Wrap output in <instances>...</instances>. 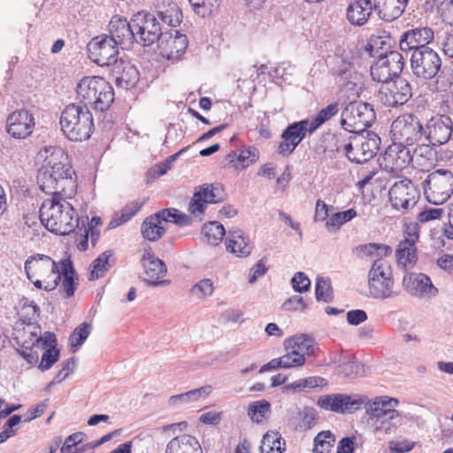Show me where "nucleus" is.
Masks as SVG:
<instances>
[{"instance_id": "48", "label": "nucleus", "mask_w": 453, "mask_h": 453, "mask_svg": "<svg viewBox=\"0 0 453 453\" xmlns=\"http://www.w3.org/2000/svg\"><path fill=\"white\" fill-rule=\"evenodd\" d=\"M210 392V388H200L197 389L189 390L186 393L172 395L169 400V405L173 407L179 406L180 404L188 403L191 401L198 400L202 395H207Z\"/></svg>"}, {"instance_id": "50", "label": "nucleus", "mask_w": 453, "mask_h": 453, "mask_svg": "<svg viewBox=\"0 0 453 453\" xmlns=\"http://www.w3.org/2000/svg\"><path fill=\"white\" fill-rule=\"evenodd\" d=\"M198 189L203 193V196L208 203H221L226 198V193L223 188L218 183L203 184L200 186Z\"/></svg>"}, {"instance_id": "10", "label": "nucleus", "mask_w": 453, "mask_h": 453, "mask_svg": "<svg viewBox=\"0 0 453 453\" xmlns=\"http://www.w3.org/2000/svg\"><path fill=\"white\" fill-rule=\"evenodd\" d=\"M404 64L403 55L397 50L380 53L378 59L371 66V76L373 81L385 83L395 77H399Z\"/></svg>"}, {"instance_id": "20", "label": "nucleus", "mask_w": 453, "mask_h": 453, "mask_svg": "<svg viewBox=\"0 0 453 453\" xmlns=\"http://www.w3.org/2000/svg\"><path fill=\"white\" fill-rule=\"evenodd\" d=\"M363 397L365 402L363 403L365 413L369 417V420L382 418L385 417L398 418L399 411L395 409L399 405V400L388 395L376 396L369 399L367 396Z\"/></svg>"}, {"instance_id": "43", "label": "nucleus", "mask_w": 453, "mask_h": 453, "mask_svg": "<svg viewBox=\"0 0 453 453\" xmlns=\"http://www.w3.org/2000/svg\"><path fill=\"white\" fill-rule=\"evenodd\" d=\"M339 112V104L332 103L321 109L315 117L309 119L311 133H315L324 123L330 120Z\"/></svg>"}, {"instance_id": "61", "label": "nucleus", "mask_w": 453, "mask_h": 453, "mask_svg": "<svg viewBox=\"0 0 453 453\" xmlns=\"http://www.w3.org/2000/svg\"><path fill=\"white\" fill-rule=\"evenodd\" d=\"M287 353L280 358L282 360L281 365L283 369H290L294 367H299L304 365L305 357L303 354H298L292 349H286Z\"/></svg>"}, {"instance_id": "6", "label": "nucleus", "mask_w": 453, "mask_h": 453, "mask_svg": "<svg viewBox=\"0 0 453 453\" xmlns=\"http://www.w3.org/2000/svg\"><path fill=\"white\" fill-rule=\"evenodd\" d=\"M74 172L60 168L41 167L37 173V183L42 191L52 196H61L62 193L71 194L76 188L73 179Z\"/></svg>"}, {"instance_id": "17", "label": "nucleus", "mask_w": 453, "mask_h": 453, "mask_svg": "<svg viewBox=\"0 0 453 453\" xmlns=\"http://www.w3.org/2000/svg\"><path fill=\"white\" fill-rule=\"evenodd\" d=\"M411 96V85L402 77L382 83L378 94L379 100L392 108L406 104Z\"/></svg>"}, {"instance_id": "13", "label": "nucleus", "mask_w": 453, "mask_h": 453, "mask_svg": "<svg viewBox=\"0 0 453 453\" xmlns=\"http://www.w3.org/2000/svg\"><path fill=\"white\" fill-rule=\"evenodd\" d=\"M424 138L432 146L447 144L453 134L452 116L444 111V113L432 116L424 126Z\"/></svg>"}, {"instance_id": "62", "label": "nucleus", "mask_w": 453, "mask_h": 453, "mask_svg": "<svg viewBox=\"0 0 453 453\" xmlns=\"http://www.w3.org/2000/svg\"><path fill=\"white\" fill-rule=\"evenodd\" d=\"M419 229L418 223L405 222L403 224V239L401 242L416 244L419 239Z\"/></svg>"}, {"instance_id": "44", "label": "nucleus", "mask_w": 453, "mask_h": 453, "mask_svg": "<svg viewBox=\"0 0 453 453\" xmlns=\"http://www.w3.org/2000/svg\"><path fill=\"white\" fill-rule=\"evenodd\" d=\"M142 205L143 203L140 201H133L128 203L122 209L120 215H116L111 219L108 228L113 229L129 221L141 210Z\"/></svg>"}, {"instance_id": "4", "label": "nucleus", "mask_w": 453, "mask_h": 453, "mask_svg": "<svg viewBox=\"0 0 453 453\" xmlns=\"http://www.w3.org/2000/svg\"><path fill=\"white\" fill-rule=\"evenodd\" d=\"M39 333L40 326L35 324L24 326L13 333L17 352L30 365L36 364L40 351L56 340L55 334L51 332H45L42 336Z\"/></svg>"}, {"instance_id": "57", "label": "nucleus", "mask_w": 453, "mask_h": 453, "mask_svg": "<svg viewBox=\"0 0 453 453\" xmlns=\"http://www.w3.org/2000/svg\"><path fill=\"white\" fill-rule=\"evenodd\" d=\"M57 346V339L55 340V342H52L51 344H49L46 349H44V352L42 355V360L39 365V368L42 371H46L50 369L53 365L58 360L59 358V349L56 348Z\"/></svg>"}, {"instance_id": "24", "label": "nucleus", "mask_w": 453, "mask_h": 453, "mask_svg": "<svg viewBox=\"0 0 453 453\" xmlns=\"http://www.w3.org/2000/svg\"><path fill=\"white\" fill-rule=\"evenodd\" d=\"M403 288L411 296L426 298L434 297L438 289L434 286L431 279L425 273H408L403 278Z\"/></svg>"}, {"instance_id": "7", "label": "nucleus", "mask_w": 453, "mask_h": 453, "mask_svg": "<svg viewBox=\"0 0 453 453\" xmlns=\"http://www.w3.org/2000/svg\"><path fill=\"white\" fill-rule=\"evenodd\" d=\"M376 119L372 106L361 101L351 102L342 112V127L354 134L365 131Z\"/></svg>"}, {"instance_id": "55", "label": "nucleus", "mask_w": 453, "mask_h": 453, "mask_svg": "<svg viewBox=\"0 0 453 453\" xmlns=\"http://www.w3.org/2000/svg\"><path fill=\"white\" fill-rule=\"evenodd\" d=\"M335 438L330 431H322L314 438L313 453H329Z\"/></svg>"}, {"instance_id": "39", "label": "nucleus", "mask_w": 453, "mask_h": 453, "mask_svg": "<svg viewBox=\"0 0 453 453\" xmlns=\"http://www.w3.org/2000/svg\"><path fill=\"white\" fill-rule=\"evenodd\" d=\"M395 257L399 266L406 271L411 270L418 261L416 244L400 242L395 250Z\"/></svg>"}, {"instance_id": "36", "label": "nucleus", "mask_w": 453, "mask_h": 453, "mask_svg": "<svg viewBox=\"0 0 453 453\" xmlns=\"http://www.w3.org/2000/svg\"><path fill=\"white\" fill-rule=\"evenodd\" d=\"M393 252L392 248L385 243L369 242L359 244L353 250V253L359 258L370 257L374 260H385Z\"/></svg>"}, {"instance_id": "12", "label": "nucleus", "mask_w": 453, "mask_h": 453, "mask_svg": "<svg viewBox=\"0 0 453 453\" xmlns=\"http://www.w3.org/2000/svg\"><path fill=\"white\" fill-rule=\"evenodd\" d=\"M380 138L373 132L365 136L357 134L349 138L346 157L351 162L364 164L372 158L379 150Z\"/></svg>"}, {"instance_id": "28", "label": "nucleus", "mask_w": 453, "mask_h": 453, "mask_svg": "<svg viewBox=\"0 0 453 453\" xmlns=\"http://www.w3.org/2000/svg\"><path fill=\"white\" fill-rule=\"evenodd\" d=\"M58 274L60 275V294L65 298L72 297L79 284V279L74 270L73 261L69 257L60 261L59 269L55 277Z\"/></svg>"}, {"instance_id": "5", "label": "nucleus", "mask_w": 453, "mask_h": 453, "mask_svg": "<svg viewBox=\"0 0 453 453\" xmlns=\"http://www.w3.org/2000/svg\"><path fill=\"white\" fill-rule=\"evenodd\" d=\"M368 288L376 299H390L399 293L395 291L392 267L386 260H373L368 273Z\"/></svg>"}, {"instance_id": "64", "label": "nucleus", "mask_w": 453, "mask_h": 453, "mask_svg": "<svg viewBox=\"0 0 453 453\" xmlns=\"http://www.w3.org/2000/svg\"><path fill=\"white\" fill-rule=\"evenodd\" d=\"M443 22L453 26V0H443L438 7Z\"/></svg>"}, {"instance_id": "35", "label": "nucleus", "mask_w": 453, "mask_h": 453, "mask_svg": "<svg viewBox=\"0 0 453 453\" xmlns=\"http://www.w3.org/2000/svg\"><path fill=\"white\" fill-rule=\"evenodd\" d=\"M165 453H203V449L196 438L189 434H181L167 443Z\"/></svg>"}, {"instance_id": "47", "label": "nucleus", "mask_w": 453, "mask_h": 453, "mask_svg": "<svg viewBox=\"0 0 453 453\" xmlns=\"http://www.w3.org/2000/svg\"><path fill=\"white\" fill-rule=\"evenodd\" d=\"M271 411V404L266 400L251 403L247 410L248 416L255 423H262Z\"/></svg>"}, {"instance_id": "38", "label": "nucleus", "mask_w": 453, "mask_h": 453, "mask_svg": "<svg viewBox=\"0 0 453 453\" xmlns=\"http://www.w3.org/2000/svg\"><path fill=\"white\" fill-rule=\"evenodd\" d=\"M165 224L157 213L147 217L141 226L142 237L150 242L158 241L165 234Z\"/></svg>"}, {"instance_id": "30", "label": "nucleus", "mask_w": 453, "mask_h": 453, "mask_svg": "<svg viewBox=\"0 0 453 453\" xmlns=\"http://www.w3.org/2000/svg\"><path fill=\"white\" fill-rule=\"evenodd\" d=\"M175 35H171L167 39L163 38L160 41V50L163 57L173 62L178 61L185 53L188 40L186 35L174 31Z\"/></svg>"}, {"instance_id": "45", "label": "nucleus", "mask_w": 453, "mask_h": 453, "mask_svg": "<svg viewBox=\"0 0 453 453\" xmlns=\"http://www.w3.org/2000/svg\"><path fill=\"white\" fill-rule=\"evenodd\" d=\"M157 214L165 225L173 222L180 226H189L192 222L188 215L181 213L174 208L163 209L157 212Z\"/></svg>"}, {"instance_id": "22", "label": "nucleus", "mask_w": 453, "mask_h": 453, "mask_svg": "<svg viewBox=\"0 0 453 453\" xmlns=\"http://www.w3.org/2000/svg\"><path fill=\"white\" fill-rule=\"evenodd\" d=\"M411 160L412 157L407 146L394 142L381 156L380 165L387 171L397 173L406 168Z\"/></svg>"}, {"instance_id": "53", "label": "nucleus", "mask_w": 453, "mask_h": 453, "mask_svg": "<svg viewBox=\"0 0 453 453\" xmlns=\"http://www.w3.org/2000/svg\"><path fill=\"white\" fill-rule=\"evenodd\" d=\"M326 385V379L319 376H312L304 379L297 380L292 383L285 386L286 389H291L294 391L301 392L307 388H314L317 387H324Z\"/></svg>"}, {"instance_id": "8", "label": "nucleus", "mask_w": 453, "mask_h": 453, "mask_svg": "<svg viewBox=\"0 0 453 453\" xmlns=\"http://www.w3.org/2000/svg\"><path fill=\"white\" fill-rule=\"evenodd\" d=\"M424 194L433 204H442L453 194V173L447 168L431 172L423 181Z\"/></svg>"}, {"instance_id": "26", "label": "nucleus", "mask_w": 453, "mask_h": 453, "mask_svg": "<svg viewBox=\"0 0 453 453\" xmlns=\"http://www.w3.org/2000/svg\"><path fill=\"white\" fill-rule=\"evenodd\" d=\"M434 31L428 27H415L402 34L399 47L402 51H414L427 45L434 40Z\"/></svg>"}, {"instance_id": "23", "label": "nucleus", "mask_w": 453, "mask_h": 453, "mask_svg": "<svg viewBox=\"0 0 453 453\" xmlns=\"http://www.w3.org/2000/svg\"><path fill=\"white\" fill-rule=\"evenodd\" d=\"M109 38L122 49H128L135 41V30L133 26V18L128 22L127 19L120 16H113L108 25Z\"/></svg>"}, {"instance_id": "58", "label": "nucleus", "mask_w": 453, "mask_h": 453, "mask_svg": "<svg viewBox=\"0 0 453 453\" xmlns=\"http://www.w3.org/2000/svg\"><path fill=\"white\" fill-rule=\"evenodd\" d=\"M214 289L215 288L211 279H203L192 287L190 293L199 299H204L211 296Z\"/></svg>"}, {"instance_id": "60", "label": "nucleus", "mask_w": 453, "mask_h": 453, "mask_svg": "<svg viewBox=\"0 0 453 453\" xmlns=\"http://www.w3.org/2000/svg\"><path fill=\"white\" fill-rule=\"evenodd\" d=\"M207 204L203 193L196 189L188 203V211L192 215L199 217L204 213Z\"/></svg>"}, {"instance_id": "32", "label": "nucleus", "mask_w": 453, "mask_h": 453, "mask_svg": "<svg viewBox=\"0 0 453 453\" xmlns=\"http://www.w3.org/2000/svg\"><path fill=\"white\" fill-rule=\"evenodd\" d=\"M409 0H373V9L378 17L387 22L400 18Z\"/></svg>"}, {"instance_id": "54", "label": "nucleus", "mask_w": 453, "mask_h": 453, "mask_svg": "<svg viewBox=\"0 0 453 453\" xmlns=\"http://www.w3.org/2000/svg\"><path fill=\"white\" fill-rule=\"evenodd\" d=\"M357 216L355 209L334 213L326 221V227L329 231L338 230L343 224L350 221Z\"/></svg>"}, {"instance_id": "29", "label": "nucleus", "mask_w": 453, "mask_h": 453, "mask_svg": "<svg viewBox=\"0 0 453 453\" xmlns=\"http://www.w3.org/2000/svg\"><path fill=\"white\" fill-rule=\"evenodd\" d=\"M111 73L118 87L124 89L134 88L139 81L140 73L129 62L119 59L111 68Z\"/></svg>"}, {"instance_id": "56", "label": "nucleus", "mask_w": 453, "mask_h": 453, "mask_svg": "<svg viewBox=\"0 0 453 453\" xmlns=\"http://www.w3.org/2000/svg\"><path fill=\"white\" fill-rule=\"evenodd\" d=\"M195 13L202 18L208 17L215 12L220 0H188Z\"/></svg>"}, {"instance_id": "19", "label": "nucleus", "mask_w": 453, "mask_h": 453, "mask_svg": "<svg viewBox=\"0 0 453 453\" xmlns=\"http://www.w3.org/2000/svg\"><path fill=\"white\" fill-rule=\"evenodd\" d=\"M307 133L310 134H313L311 133L308 119L289 124L280 135L282 141L278 145V154L284 157L292 154L305 138Z\"/></svg>"}, {"instance_id": "34", "label": "nucleus", "mask_w": 453, "mask_h": 453, "mask_svg": "<svg viewBox=\"0 0 453 453\" xmlns=\"http://www.w3.org/2000/svg\"><path fill=\"white\" fill-rule=\"evenodd\" d=\"M226 244V250L239 257H248L252 250L250 239L239 228H232L228 231Z\"/></svg>"}, {"instance_id": "37", "label": "nucleus", "mask_w": 453, "mask_h": 453, "mask_svg": "<svg viewBox=\"0 0 453 453\" xmlns=\"http://www.w3.org/2000/svg\"><path fill=\"white\" fill-rule=\"evenodd\" d=\"M285 349H292L293 351L305 356L315 355L317 346L314 340L307 334H296L284 341Z\"/></svg>"}, {"instance_id": "63", "label": "nucleus", "mask_w": 453, "mask_h": 453, "mask_svg": "<svg viewBox=\"0 0 453 453\" xmlns=\"http://www.w3.org/2000/svg\"><path fill=\"white\" fill-rule=\"evenodd\" d=\"M259 157V151L254 146H248L242 149L237 156L238 161L243 164V166H249L255 163Z\"/></svg>"}, {"instance_id": "3", "label": "nucleus", "mask_w": 453, "mask_h": 453, "mask_svg": "<svg viewBox=\"0 0 453 453\" xmlns=\"http://www.w3.org/2000/svg\"><path fill=\"white\" fill-rule=\"evenodd\" d=\"M60 126L65 135L74 142L88 139L95 129L89 109L78 103L65 107L60 116Z\"/></svg>"}, {"instance_id": "52", "label": "nucleus", "mask_w": 453, "mask_h": 453, "mask_svg": "<svg viewBox=\"0 0 453 453\" xmlns=\"http://www.w3.org/2000/svg\"><path fill=\"white\" fill-rule=\"evenodd\" d=\"M91 326L83 322L80 324L69 336V343L73 352H76L90 334Z\"/></svg>"}, {"instance_id": "25", "label": "nucleus", "mask_w": 453, "mask_h": 453, "mask_svg": "<svg viewBox=\"0 0 453 453\" xmlns=\"http://www.w3.org/2000/svg\"><path fill=\"white\" fill-rule=\"evenodd\" d=\"M35 119L27 110L11 113L6 120V131L15 139H25L33 133Z\"/></svg>"}, {"instance_id": "15", "label": "nucleus", "mask_w": 453, "mask_h": 453, "mask_svg": "<svg viewBox=\"0 0 453 453\" xmlns=\"http://www.w3.org/2000/svg\"><path fill=\"white\" fill-rule=\"evenodd\" d=\"M419 196V190L408 179L396 181L388 191L391 206L402 213H406L414 208Z\"/></svg>"}, {"instance_id": "51", "label": "nucleus", "mask_w": 453, "mask_h": 453, "mask_svg": "<svg viewBox=\"0 0 453 453\" xmlns=\"http://www.w3.org/2000/svg\"><path fill=\"white\" fill-rule=\"evenodd\" d=\"M315 296L317 301L330 303L334 299L331 280L328 278L318 276L315 284Z\"/></svg>"}, {"instance_id": "21", "label": "nucleus", "mask_w": 453, "mask_h": 453, "mask_svg": "<svg viewBox=\"0 0 453 453\" xmlns=\"http://www.w3.org/2000/svg\"><path fill=\"white\" fill-rule=\"evenodd\" d=\"M24 268L29 280L41 278L43 281L50 280L51 276L55 277L59 269L58 264L50 257L43 254L28 257Z\"/></svg>"}, {"instance_id": "40", "label": "nucleus", "mask_w": 453, "mask_h": 453, "mask_svg": "<svg viewBox=\"0 0 453 453\" xmlns=\"http://www.w3.org/2000/svg\"><path fill=\"white\" fill-rule=\"evenodd\" d=\"M348 143L346 137L342 134L326 133L322 136L323 152L332 157L335 153L344 152L347 155Z\"/></svg>"}, {"instance_id": "41", "label": "nucleus", "mask_w": 453, "mask_h": 453, "mask_svg": "<svg viewBox=\"0 0 453 453\" xmlns=\"http://www.w3.org/2000/svg\"><path fill=\"white\" fill-rule=\"evenodd\" d=\"M261 453H285L286 441L277 431H269L264 434L259 447Z\"/></svg>"}, {"instance_id": "27", "label": "nucleus", "mask_w": 453, "mask_h": 453, "mask_svg": "<svg viewBox=\"0 0 453 453\" xmlns=\"http://www.w3.org/2000/svg\"><path fill=\"white\" fill-rule=\"evenodd\" d=\"M142 262L146 275L144 280L149 286L155 287L168 284V280H160L166 273V265L155 256L150 249L144 251Z\"/></svg>"}, {"instance_id": "33", "label": "nucleus", "mask_w": 453, "mask_h": 453, "mask_svg": "<svg viewBox=\"0 0 453 453\" xmlns=\"http://www.w3.org/2000/svg\"><path fill=\"white\" fill-rule=\"evenodd\" d=\"M39 155L44 161L42 167L54 169L63 166V169H65V171H73L72 165L68 162L67 154L58 146H45L40 151Z\"/></svg>"}, {"instance_id": "11", "label": "nucleus", "mask_w": 453, "mask_h": 453, "mask_svg": "<svg viewBox=\"0 0 453 453\" xmlns=\"http://www.w3.org/2000/svg\"><path fill=\"white\" fill-rule=\"evenodd\" d=\"M410 62L413 75L425 81L434 78L441 67V59L432 48L414 50Z\"/></svg>"}, {"instance_id": "31", "label": "nucleus", "mask_w": 453, "mask_h": 453, "mask_svg": "<svg viewBox=\"0 0 453 453\" xmlns=\"http://www.w3.org/2000/svg\"><path fill=\"white\" fill-rule=\"evenodd\" d=\"M373 9V0H355L346 9V19L355 27L365 25Z\"/></svg>"}, {"instance_id": "59", "label": "nucleus", "mask_w": 453, "mask_h": 453, "mask_svg": "<svg viewBox=\"0 0 453 453\" xmlns=\"http://www.w3.org/2000/svg\"><path fill=\"white\" fill-rule=\"evenodd\" d=\"M395 418L385 417L372 420L374 434L378 437L390 434L396 428V426L393 422Z\"/></svg>"}, {"instance_id": "18", "label": "nucleus", "mask_w": 453, "mask_h": 453, "mask_svg": "<svg viewBox=\"0 0 453 453\" xmlns=\"http://www.w3.org/2000/svg\"><path fill=\"white\" fill-rule=\"evenodd\" d=\"M365 399L360 395L333 394L320 396L318 405L336 413H354L360 410Z\"/></svg>"}, {"instance_id": "14", "label": "nucleus", "mask_w": 453, "mask_h": 453, "mask_svg": "<svg viewBox=\"0 0 453 453\" xmlns=\"http://www.w3.org/2000/svg\"><path fill=\"white\" fill-rule=\"evenodd\" d=\"M119 45L107 35L95 36L88 43V58L100 66H112L119 59Z\"/></svg>"}, {"instance_id": "42", "label": "nucleus", "mask_w": 453, "mask_h": 453, "mask_svg": "<svg viewBox=\"0 0 453 453\" xmlns=\"http://www.w3.org/2000/svg\"><path fill=\"white\" fill-rule=\"evenodd\" d=\"M113 256L111 250L101 253L90 265L88 279L94 280L104 276L105 273L111 267L110 258Z\"/></svg>"}, {"instance_id": "2", "label": "nucleus", "mask_w": 453, "mask_h": 453, "mask_svg": "<svg viewBox=\"0 0 453 453\" xmlns=\"http://www.w3.org/2000/svg\"><path fill=\"white\" fill-rule=\"evenodd\" d=\"M78 104L95 111H107L114 101V90L111 85L102 77H83L76 86Z\"/></svg>"}, {"instance_id": "16", "label": "nucleus", "mask_w": 453, "mask_h": 453, "mask_svg": "<svg viewBox=\"0 0 453 453\" xmlns=\"http://www.w3.org/2000/svg\"><path fill=\"white\" fill-rule=\"evenodd\" d=\"M133 26L135 30V42L143 46H150L162 39V28L154 14L137 12L133 17Z\"/></svg>"}, {"instance_id": "9", "label": "nucleus", "mask_w": 453, "mask_h": 453, "mask_svg": "<svg viewBox=\"0 0 453 453\" xmlns=\"http://www.w3.org/2000/svg\"><path fill=\"white\" fill-rule=\"evenodd\" d=\"M424 132V126L420 119L413 113L398 116L392 122L390 129L393 141L407 147L421 141Z\"/></svg>"}, {"instance_id": "46", "label": "nucleus", "mask_w": 453, "mask_h": 453, "mask_svg": "<svg viewBox=\"0 0 453 453\" xmlns=\"http://www.w3.org/2000/svg\"><path fill=\"white\" fill-rule=\"evenodd\" d=\"M203 233L208 243L218 245L226 234V230L219 221H211L203 225Z\"/></svg>"}, {"instance_id": "1", "label": "nucleus", "mask_w": 453, "mask_h": 453, "mask_svg": "<svg viewBox=\"0 0 453 453\" xmlns=\"http://www.w3.org/2000/svg\"><path fill=\"white\" fill-rule=\"evenodd\" d=\"M39 213L42 224L56 234L67 235L79 227L76 210L62 196H52L43 201Z\"/></svg>"}, {"instance_id": "49", "label": "nucleus", "mask_w": 453, "mask_h": 453, "mask_svg": "<svg viewBox=\"0 0 453 453\" xmlns=\"http://www.w3.org/2000/svg\"><path fill=\"white\" fill-rule=\"evenodd\" d=\"M158 17L164 24L176 27L182 21V12L176 4L172 3L165 10L158 12Z\"/></svg>"}]
</instances>
